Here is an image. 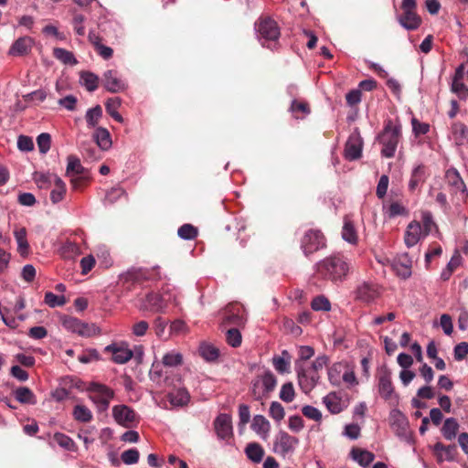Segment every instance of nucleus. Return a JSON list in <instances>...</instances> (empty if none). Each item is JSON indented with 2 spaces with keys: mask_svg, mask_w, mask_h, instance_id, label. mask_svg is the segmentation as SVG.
Wrapping results in <instances>:
<instances>
[{
  "mask_svg": "<svg viewBox=\"0 0 468 468\" xmlns=\"http://www.w3.org/2000/svg\"><path fill=\"white\" fill-rule=\"evenodd\" d=\"M402 138V125L399 119H388L376 141L381 145V156L393 158Z\"/></svg>",
  "mask_w": 468,
  "mask_h": 468,
  "instance_id": "obj_1",
  "label": "nucleus"
},
{
  "mask_svg": "<svg viewBox=\"0 0 468 468\" xmlns=\"http://www.w3.org/2000/svg\"><path fill=\"white\" fill-rule=\"evenodd\" d=\"M350 270L351 261L342 253H334L324 259V279L335 283L344 282Z\"/></svg>",
  "mask_w": 468,
  "mask_h": 468,
  "instance_id": "obj_2",
  "label": "nucleus"
},
{
  "mask_svg": "<svg viewBox=\"0 0 468 468\" xmlns=\"http://www.w3.org/2000/svg\"><path fill=\"white\" fill-rule=\"evenodd\" d=\"M86 390L99 412H105L109 409L111 400L114 397L113 389L104 384L93 381L88 385Z\"/></svg>",
  "mask_w": 468,
  "mask_h": 468,
  "instance_id": "obj_3",
  "label": "nucleus"
},
{
  "mask_svg": "<svg viewBox=\"0 0 468 468\" xmlns=\"http://www.w3.org/2000/svg\"><path fill=\"white\" fill-rule=\"evenodd\" d=\"M257 37L263 47L272 48L280 37L277 23L270 17L260 19L255 24Z\"/></svg>",
  "mask_w": 468,
  "mask_h": 468,
  "instance_id": "obj_4",
  "label": "nucleus"
},
{
  "mask_svg": "<svg viewBox=\"0 0 468 468\" xmlns=\"http://www.w3.org/2000/svg\"><path fill=\"white\" fill-rule=\"evenodd\" d=\"M322 366V357H316L315 361L307 368L301 365L300 361H295V370L298 375L299 385L304 392L311 391L319 380L317 367Z\"/></svg>",
  "mask_w": 468,
  "mask_h": 468,
  "instance_id": "obj_5",
  "label": "nucleus"
},
{
  "mask_svg": "<svg viewBox=\"0 0 468 468\" xmlns=\"http://www.w3.org/2000/svg\"><path fill=\"white\" fill-rule=\"evenodd\" d=\"M277 385V378L271 370H265L251 382L250 392L255 400H261L272 392Z\"/></svg>",
  "mask_w": 468,
  "mask_h": 468,
  "instance_id": "obj_6",
  "label": "nucleus"
},
{
  "mask_svg": "<svg viewBox=\"0 0 468 468\" xmlns=\"http://www.w3.org/2000/svg\"><path fill=\"white\" fill-rule=\"evenodd\" d=\"M298 444L299 440L296 437L280 431L274 438L272 450L283 458H290L293 455Z\"/></svg>",
  "mask_w": 468,
  "mask_h": 468,
  "instance_id": "obj_7",
  "label": "nucleus"
},
{
  "mask_svg": "<svg viewBox=\"0 0 468 468\" xmlns=\"http://www.w3.org/2000/svg\"><path fill=\"white\" fill-rule=\"evenodd\" d=\"M172 298L166 297V292H163L162 294L156 292H149L145 295L144 298L142 299L139 309L141 311L149 312L152 314L156 313H165V309L167 307L168 302H170Z\"/></svg>",
  "mask_w": 468,
  "mask_h": 468,
  "instance_id": "obj_8",
  "label": "nucleus"
},
{
  "mask_svg": "<svg viewBox=\"0 0 468 468\" xmlns=\"http://www.w3.org/2000/svg\"><path fill=\"white\" fill-rule=\"evenodd\" d=\"M62 326L69 332L78 334L80 336L90 337L97 334L98 328L95 324L84 323L80 319L64 315L61 317Z\"/></svg>",
  "mask_w": 468,
  "mask_h": 468,
  "instance_id": "obj_9",
  "label": "nucleus"
},
{
  "mask_svg": "<svg viewBox=\"0 0 468 468\" xmlns=\"http://www.w3.org/2000/svg\"><path fill=\"white\" fill-rule=\"evenodd\" d=\"M221 327L244 326L247 322L244 308L239 304H229L222 312Z\"/></svg>",
  "mask_w": 468,
  "mask_h": 468,
  "instance_id": "obj_10",
  "label": "nucleus"
},
{
  "mask_svg": "<svg viewBox=\"0 0 468 468\" xmlns=\"http://www.w3.org/2000/svg\"><path fill=\"white\" fill-rule=\"evenodd\" d=\"M389 425L396 434L400 439L409 441L410 439V423L406 415L399 409H393L388 416Z\"/></svg>",
  "mask_w": 468,
  "mask_h": 468,
  "instance_id": "obj_11",
  "label": "nucleus"
},
{
  "mask_svg": "<svg viewBox=\"0 0 468 468\" xmlns=\"http://www.w3.org/2000/svg\"><path fill=\"white\" fill-rule=\"evenodd\" d=\"M363 150V138L360 135L358 129L349 135L344 151L345 158L348 161H355L362 156Z\"/></svg>",
  "mask_w": 468,
  "mask_h": 468,
  "instance_id": "obj_12",
  "label": "nucleus"
},
{
  "mask_svg": "<svg viewBox=\"0 0 468 468\" xmlns=\"http://www.w3.org/2000/svg\"><path fill=\"white\" fill-rule=\"evenodd\" d=\"M112 417L118 424L125 428L132 427L133 423L138 420L135 411L124 404L113 406Z\"/></svg>",
  "mask_w": 468,
  "mask_h": 468,
  "instance_id": "obj_13",
  "label": "nucleus"
},
{
  "mask_svg": "<svg viewBox=\"0 0 468 468\" xmlns=\"http://www.w3.org/2000/svg\"><path fill=\"white\" fill-rule=\"evenodd\" d=\"M378 391L384 400H391L392 399H395L396 402L399 400V395L395 393L392 384L391 373L387 369L381 372L378 377Z\"/></svg>",
  "mask_w": 468,
  "mask_h": 468,
  "instance_id": "obj_14",
  "label": "nucleus"
},
{
  "mask_svg": "<svg viewBox=\"0 0 468 468\" xmlns=\"http://www.w3.org/2000/svg\"><path fill=\"white\" fill-rule=\"evenodd\" d=\"M103 87L112 93H118L127 89V83L124 80L119 77L116 70H106L102 75Z\"/></svg>",
  "mask_w": 468,
  "mask_h": 468,
  "instance_id": "obj_15",
  "label": "nucleus"
},
{
  "mask_svg": "<svg viewBox=\"0 0 468 468\" xmlns=\"http://www.w3.org/2000/svg\"><path fill=\"white\" fill-rule=\"evenodd\" d=\"M214 429L219 440H229L233 435L232 420L230 415L220 413L214 420Z\"/></svg>",
  "mask_w": 468,
  "mask_h": 468,
  "instance_id": "obj_16",
  "label": "nucleus"
},
{
  "mask_svg": "<svg viewBox=\"0 0 468 468\" xmlns=\"http://www.w3.org/2000/svg\"><path fill=\"white\" fill-rule=\"evenodd\" d=\"M105 352L112 354V361L116 364H125L133 356L126 343H112L104 348Z\"/></svg>",
  "mask_w": 468,
  "mask_h": 468,
  "instance_id": "obj_17",
  "label": "nucleus"
},
{
  "mask_svg": "<svg viewBox=\"0 0 468 468\" xmlns=\"http://www.w3.org/2000/svg\"><path fill=\"white\" fill-rule=\"evenodd\" d=\"M324 404L331 413L337 414L347 408L348 399L346 395L343 396L341 393L332 392L324 397Z\"/></svg>",
  "mask_w": 468,
  "mask_h": 468,
  "instance_id": "obj_18",
  "label": "nucleus"
},
{
  "mask_svg": "<svg viewBox=\"0 0 468 468\" xmlns=\"http://www.w3.org/2000/svg\"><path fill=\"white\" fill-rule=\"evenodd\" d=\"M412 261L408 253L398 255L392 262L396 274L406 280L411 276Z\"/></svg>",
  "mask_w": 468,
  "mask_h": 468,
  "instance_id": "obj_19",
  "label": "nucleus"
},
{
  "mask_svg": "<svg viewBox=\"0 0 468 468\" xmlns=\"http://www.w3.org/2000/svg\"><path fill=\"white\" fill-rule=\"evenodd\" d=\"M356 299L369 303L379 296V292L375 284L364 282L356 291Z\"/></svg>",
  "mask_w": 468,
  "mask_h": 468,
  "instance_id": "obj_20",
  "label": "nucleus"
},
{
  "mask_svg": "<svg viewBox=\"0 0 468 468\" xmlns=\"http://www.w3.org/2000/svg\"><path fill=\"white\" fill-rule=\"evenodd\" d=\"M320 246V235L319 231H307L302 239V249L305 256H309L313 252L316 251Z\"/></svg>",
  "mask_w": 468,
  "mask_h": 468,
  "instance_id": "obj_21",
  "label": "nucleus"
},
{
  "mask_svg": "<svg viewBox=\"0 0 468 468\" xmlns=\"http://www.w3.org/2000/svg\"><path fill=\"white\" fill-rule=\"evenodd\" d=\"M250 428L260 438L267 440L271 431V423L263 415L257 414L252 419Z\"/></svg>",
  "mask_w": 468,
  "mask_h": 468,
  "instance_id": "obj_22",
  "label": "nucleus"
},
{
  "mask_svg": "<svg viewBox=\"0 0 468 468\" xmlns=\"http://www.w3.org/2000/svg\"><path fill=\"white\" fill-rule=\"evenodd\" d=\"M342 239L350 245H356L358 242V234L352 219L346 216L341 230Z\"/></svg>",
  "mask_w": 468,
  "mask_h": 468,
  "instance_id": "obj_23",
  "label": "nucleus"
},
{
  "mask_svg": "<svg viewBox=\"0 0 468 468\" xmlns=\"http://www.w3.org/2000/svg\"><path fill=\"white\" fill-rule=\"evenodd\" d=\"M433 451L437 455L438 462H452L455 460L457 454V448L454 444L445 446L438 441L433 446Z\"/></svg>",
  "mask_w": 468,
  "mask_h": 468,
  "instance_id": "obj_24",
  "label": "nucleus"
},
{
  "mask_svg": "<svg viewBox=\"0 0 468 468\" xmlns=\"http://www.w3.org/2000/svg\"><path fill=\"white\" fill-rule=\"evenodd\" d=\"M33 39L29 37H22L16 39L11 46L8 54L11 56H24L30 52Z\"/></svg>",
  "mask_w": 468,
  "mask_h": 468,
  "instance_id": "obj_25",
  "label": "nucleus"
},
{
  "mask_svg": "<svg viewBox=\"0 0 468 468\" xmlns=\"http://www.w3.org/2000/svg\"><path fill=\"white\" fill-rule=\"evenodd\" d=\"M422 235L421 226L419 222L413 221L408 225L405 232L404 241L408 248L415 246Z\"/></svg>",
  "mask_w": 468,
  "mask_h": 468,
  "instance_id": "obj_26",
  "label": "nucleus"
},
{
  "mask_svg": "<svg viewBox=\"0 0 468 468\" xmlns=\"http://www.w3.org/2000/svg\"><path fill=\"white\" fill-rule=\"evenodd\" d=\"M144 272L140 268H131L127 270L126 271L121 273L119 275V282L125 286V284H133L140 282L141 281L144 280Z\"/></svg>",
  "mask_w": 468,
  "mask_h": 468,
  "instance_id": "obj_27",
  "label": "nucleus"
},
{
  "mask_svg": "<svg viewBox=\"0 0 468 468\" xmlns=\"http://www.w3.org/2000/svg\"><path fill=\"white\" fill-rule=\"evenodd\" d=\"M292 356L287 350H282L281 356L272 357V365L275 370L280 374L290 372Z\"/></svg>",
  "mask_w": 468,
  "mask_h": 468,
  "instance_id": "obj_28",
  "label": "nucleus"
},
{
  "mask_svg": "<svg viewBox=\"0 0 468 468\" xmlns=\"http://www.w3.org/2000/svg\"><path fill=\"white\" fill-rule=\"evenodd\" d=\"M351 458L360 466L367 468L374 461L375 454L369 451L353 448L350 452Z\"/></svg>",
  "mask_w": 468,
  "mask_h": 468,
  "instance_id": "obj_29",
  "label": "nucleus"
},
{
  "mask_svg": "<svg viewBox=\"0 0 468 468\" xmlns=\"http://www.w3.org/2000/svg\"><path fill=\"white\" fill-rule=\"evenodd\" d=\"M399 23L407 30H415L420 26L421 19L416 12H403L399 17Z\"/></svg>",
  "mask_w": 468,
  "mask_h": 468,
  "instance_id": "obj_30",
  "label": "nucleus"
},
{
  "mask_svg": "<svg viewBox=\"0 0 468 468\" xmlns=\"http://www.w3.org/2000/svg\"><path fill=\"white\" fill-rule=\"evenodd\" d=\"M346 363L337 362L333 364L327 370L328 379L332 385L339 386L346 369Z\"/></svg>",
  "mask_w": 468,
  "mask_h": 468,
  "instance_id": "obj_31",
  "label": "nucleus"
},
{
  "mask_svg": "<svg viewBox=\"0 0 468 468\" xmlns=\"http://www.w3.org/2000/svg\"><path fill=\"white\" fill-rule=\"evenodd\" d=\"M15 399L22 404L35 405L37 403L36 395L27 387H19L14 390Z\"/></svg>",
  "mask_w": 468,
  "mask_h": 468,
  "instance_id": "obj_32",
  "label": "nucleus"
},
{
  "mask_svg": "<svg viewBox=\"0 0 468 468\" xmlns=\"http://www.w3.org/2000/svg\"><path fill=\"white\" fill-rule=\"evenodd\" d=\"M167 397L171 405L175 407L185 406L190 399L188 391L184 388L170 392Z\"/></svg>",
  "mask_w": 468,
  "mask_h": 468,
  "instance_id": "obj_33",
  "label": "nucleus"
},
{
  "mask_svg": "<svg viewBox=\"0 0 468 468\" xmlns=\"http://www.w3.org/2000/svg\"><path fill=\"white\" fill-rule=\"evenodd\" d=\"M245 454L254 463H260L264 456V450L258 442L248 443L245 448Z\"/></svg>",
  "mask_w": 468,
  "mask_h": 468,
  "instance_id": "obj_34",
  "label": "nucleus"
},
{
  "mask_svg": "<svg viewBox=\"0 0 468 468\" xmlns=\"http://www.w3.org/2000/svg\"><path fill=\"white\" fill-rule=\"evenodd\" d=\"M93 139L101 150H107L112 146L111 134L105 128L97 127L93 133Z\"/></svg>",
  "mask_w": 468,
  "mask_h": 468,
  "instance_id": "obj_35",
  "label": "nucleus"
},
{
  "mask_svg": "<svg viewBox=\"0 0 468 468\" xmlns=\"http://www.w3.org/2000/svg\"><path fill=\"white\" fill-rule=\"evenodd\" d=\"M290 112L293 118L303 119L310 113V108L307 102L292 99Z\"/></svg>",
  "mask_w": 468,
  "mask_h": 468,
  "instance_id": "obj_36",
  "label": "nucleus"
},
{
  "mask_svg": "<svg viewBox=\"0 0 468 468\" xmlns=\"http://www.w3.org/2000/svg\"><path fill=\"white\" fill-rule=\"evenodd\" d=\"M183 364V356L176 350L166 352L162 357V365L167 367H176Z\"/></svg>",
  "mask_w": 468,
  "mask_h": 468,
  "instance_id": "obj_37",
  "label": "nucleus"
},
{
  "mask_svg": "<svg viewBox=\"0 0 468 468\" xmlns=\"http://www.w3.org/2000/svg\"><path fill=\"white\" fill-rule=\"evenodd\" d=\"M102 117V109L100 105H96L92 108H90L85 114V120L87 122V126L90 129L97 128V125L100 120Z\"/></svg>",
  "mask_w": 468,
  "mask_h": 468,
  "instance_id": "obj_38",
  "label": "nucleus"
},
{
  "mask_svg": "<svg viewBox=\"0 0 468 468\" xmlns=\"http://www.w3.org/2000/svg\"><path fill=\"white\" fill-rule=\"evenodd\" d=\"M53 56L65 65L74 66L78 64L74 54L62 48H55L53 49Z\"/></svg>",
  "mask_w": 468,
  "mask_h": 468,
  "instance_id": "obj_39",
  "label": "nucleus"
},
{
  "mask_svg": "<svg viewBox=\"0 0 468 468\" xmlns=\"http://www.w3.org/2000/svg\"><path fill=\"white\" fill-rule=\"evenodd\" d=\"M459 423L454 418H447L441 428V433L446 440L452 441L456 437Z\"/></svg>",
  "mask_w": 468,
  "mask_h": 468,
  "instance_id": "obj_40",
  "label": "nucleus"
},
{
  "mask_svg": "<svg viewBox=\"0 0 468 468\" xmlns=\"http://www.w3.org/2000/svg\"><path fill=\"white\" fill-rule=\"evenodd\" d=\"M446 178L452 186H454L456 189L462 191L463 193L467 192L466 186L457 169H448L446 172Z\"/></svg>",
  "mask_w": 468,
  "mask_h": 468,
  "instance_id": "obj_41",
  "label": "nucleus"
},
{
  "mask_svg": "<svg viewBox=\"0 0 468 468\" xmlns=\"http://www.w3.org/2000/svg\"><path fill=\"white\" fill-rule=\"evenodd\" d=\"M384 209L389 218L396 217H407L409 215L408 208L398 201L391 202L387 207L385 206Z\"/></svg>",
  "mask_w": 468,
  "mask_h": 468,
  "instance_id": "obj_42",
  "label": "nucleus"
},
{
  "mask_svg": "<svg viewBox=\"0 0 468 468\" xmlns=\"http://www.w3.org/2000/svg\"><path fill=\"white\" fill-rule=\"evenodd\" d=\"M80 84L92 92L98 88L99 77L90 71H83L80 73Z\"/></svg>",
  "mask_w": 468,
  "mask_h": 468,
  "instance_id": "obj_43",
  "label": "nucleus"
},
{
  "mask_svg": "<svg viewBox=\"0 0 468 468\" xmlns=\"http://www.w3.org/2000/svg\"><path fill=\"white\" fill-rule=\"evenodd\" d=\"M52 186H54V189L50 193V200L53 204H57L65 197L66 185L60 177H58Z\"/></svg>",
  "mask_w": 468,
  "mask_h": 468,
  "instance_id": "obj_44",
  "label": "nucleus"
},
{
  "mask_svg": "<svg viewBox=\"0 0 468 468\" xmlns=\"http://www.w3.org/2000/svg\"><path fill=\"white\" fill-rule=\"evenodd\" d=\"M452 133L457 145L463 144L468 135V128L462 122H454L452 125Z\"/></svg>",
  "mask_w": 468,
  "mask_h": 468,
  "instance_id": "obj_45",
  "label": "nucleus"
},
{
  "mask_svg": "<svg viewBox=\"0 0 468 468\" xmlns=\"http://www.w3.org/2000/svg\"><path fill=\"white\" fill-rule=\"evenodd\" d=\"M162 366V362H154L149 371V377L151 380L157 383L158 385L166 383L168 380L167 377H165V372H164Z\"/></svg>",
  "mask_w": 468,
  "mask_h": 468,
  "instance_id": "obj_46",
  "label": "nucleus"
},
{
  "mask_svg": "<svg viewBox=\"0 0 468 468\" xmlns=\"http://www.w3.org/2000/svg\"><path fill=\"white\" fill-rule=\"evenodd\" d=\"M58 176L50 173H35L34 180L39 188H48Z\"/></svg>",
  "mask_w": 468,
  "mask_h": 468,
  "instance_id": "obj_47",
  "label": "nucleus"
},
{
  "mask_svg": "<svg viewBox=\"0 0 468 468\" xmlns=\"http://www.w3.org/2000/svg\"><path fill=\"white\" fill-rule=\"evenodd\" d=\"M200 356L208 362L216 361L219 356V351L217 347L210 344L203 343L199 347Z\"/></svg>",
  "mask_w": 468,
  "mask_h": 468,
  "instance_id": "obj_48",
  "label": "nucleus"
},
{
  "mask_svg": "<svg viewBox=\"0 0 468 468\" xmlns=\"http://www.w3.org/2000/svg\"><path fill=\"white\" fill-rule=\"evenodd\" d=\"M72 415L79 422H89L92 420V412L84 405H76L73 409Z\"/></svg>",
  "mask_w": 468,
  "mask_h": 468,
  "instance_id": "obj_49",
  "label": "nucleus"
},
{
  "mask_svg": "<svg viewBox=\"0 0 468 468\" xmlns=\"http://www.w3.org/2000/svg\"><path fill=\"white\" fill-rule=\"evenodd\" d=\"M121 105V100L119 98H112L107 100L105 103V108L107 112L118 122H122L123 118L122 115L117 112V109Z\"/></svg>",
  "mask_w": 468,
  "mask_h": 468,
  "instance_id": "obj_50",
  "label": "nucleus"
},
{
  "mask_svg": "<svg viewBox=\"0 0 468 468\" xmlns=\"http://www.w3.org/2000/svg\"><path fill=\"white\" fill-rule=\"evenodd\" d=\"M15 238L17 243V250L23 256L28 252L29 245L27 239V231L25 229H20L15 231Z\"/></svg>",
  "mask_w": 468,
  "mask_h": 468,
  "instance_id": "obj_51",
  "label": "nucleus"
},
{
  "mask_svg": "<svg viewBox=\"0 0 468 468\" xmlns=\"http://www.w3.org/2000/svg\"><path fill=\"white\" fill-rule=\"evenodd\" d=\"M68 165L66 172L68 175H81L84 172V167L81 165L80 159L75 155L68 156Z\"/></svg>",
  "mask_w": 468,
  "mask_h": 468,
  "instance_id": "obj_52",
  "label": "nucleus"
},
{
  "mask_svg": "<svg viewBox=\"0 0 468 468\" xmlns=\"http://www.w3.org/2000/svg\"><path fill=\"white\" fill-rule=\"evenodd\" d=\"M66 302L67 301L64 295H56L51 292H47L45 293L44 303L50 308L63 306Z\"/></svg>",
  "mask_w": 468,
  "mask_h": 468,
  "instance_id": "obj_53",
  "label": "nucleus"
},
{
  "mask_svg": "<svg viewBox=\"0 0 468 468\" xmlns=\"http://www.w3.org/2000/svg\"><path fill=\"white\" fill-rule=\"evenodd\" d=\"M168 324V321L161 316H157L154 321V330L158 338H168V334H166V327Z\"/></svg>",
  "mask_w": 468,
  "mask_h": 468,
  "instance_id": "obj_54",
  "label": "nucleus"
},
{
  "mask_svg": "<svg viewBox=\"0 0 468 468\" xmlns=\"http://www.w3.org/2000/svg\"><path fill=\"white\" fill-rule=\"evenodd\" d=\"M177 235L184 240H191L197 236V229L191 224H184L178 229Z\"/></svg>",
  "mask_w": 468,
  "mask_h": 468,
  "instance_id": "obj_55",
  "label": "nucleus"
},
{
  "mask_svg": "<svg viewBox=\"0 0 468 468\" xmlns=\"http://www.w3.org/2000/svg\"><path fill=\"white\" fill-rule=\"evenodd\" d=\"M226 341L232 347L241 345L242 336L238 328H229L226 331Z\"/></svg>",
  "mask_w": 468,
  "mask_h": 468,
  "instance_id": "obj_56",
  "label": "nucleus"
},
{
  "mask_svg": "<svg viewBox=\"0 0 468 468\" xmlns=\"http://www.w3.org/2000/svg\"><path fill=\"white\" fill-rule=\"evenodd\" d=\"M54 441L58 443V446L61 448L68 450V451H74L75 450V442L74 441L69 437L66 434L63 433H56L54 435Z\"/></svg>",
  "mask_w": 468,
  "mask_h": 468,
  "instance_id": "obj_57",
  "label": "nucleus"
},
{
  "mask_svg": "<svg viewBox=\"0 0 468 468\" xmlns=\"http://www.w3.org/2000/svg\"><path fill=\"white\" fill-rule=\"evenodd\" d=\"M269 415L276 422H280L284 418L285 415L284 408L280 402L272 401L269 409Z\"/></svg>",
  "mask_w": 468,
  "mask_h": 468,
  "instance_id": "obj_58",
  "label": "nucleus"
},
{
  "mask_svg": "<svg viewBox=\"0 0 468 468\" xmlns=\"http://www.w3.org/2000/svg\"><path fill=\"white\" fill-rule=\"evenodd\" d=\"M295 392L293 385L291 382L284 383L280 390L279 397L284 402H292L294 399Z\"/></svg>",
  "mask_w": 468,
  "mask_h": 468,
  "instance_id": "obj_59",
  "label": "nucleus"
},
{
  "mask_svg": "<svg viewBox=\"0 0 468 468\" xmlns=\"http://www.w3.org/2000/svg\"><path fill=\"white\" fill-rule=\"evenodd\" d=\"M125 195V190L122 187H112L105 195L104 203L112 205Z\"/></svg>",
  "mask_w": 468,
  "mask_h": 468,
  "instance_id": "obj_60",
  "label": "nucleus"
},
{
  "mask_svg": "<svg viewBox=\"0 0 468 468\" xmlns=\"http://www.w3.org/2000/svg\"><path fill=\"white\" fill-rule=\"evenodd\" d=\"M37 144L39 152L41 154H47L49 151L51 145L50 134L47 133H40L37 138Z\"/></svg>",
  "mask_w": 468,
  "mask_h": 468,
  "instance_id": "obj_61",
  "label": "nucleus"
},
{
  "mask_svg": "<svg viewBox=\"0 0 468 468\" xmlns=\"http://www.w3.org/2000/svg\"><path fill=\"white\" fill-rule=\"evenodd\" d=\"M139 456H140V454H139L138 450L135 448H133V449L124 451L121 455V459L125 464L132 465V464L138 463Z\"/></svg>",
  "mask_w": 468,
  "mask_h": 468,
  "instance_id": "obj_62",
  "label": "nucleus"
},
{
  "mask_svg": "<svg viewBox=\"0 0 468 468\" xmlns=\"http://www.w3.org/2000/svg\"><path fill=\"white\" fill-rule=\"evenodd\" d=\"M451 90L452 92L456 93L461 100H466L468 98V87L462 80H452Z\"/></svg>",
  "mask_w": 468,
  "mask_h": 468,
  "instance_id": "obj_63",
  "label": "nucleus"
},
{
  "mask_svg": "<svg viewBox=\"0 0 468 468\" xmlns=\"http://www.w3.org/2000/svg\"><path fill=\"white\" fill-rule=\"evenodd\" d=\"M468 355V342H461L457 344L453 348L454 359L461 361Z\"/></svg>",
  "mask_w": 468,
  "mask_h": 468,
  "instance_id": "obj_64",
  "label": "nucleus"
}]
</instances>
